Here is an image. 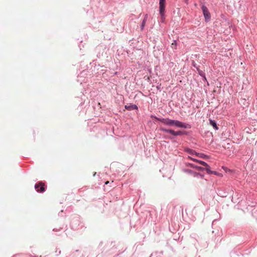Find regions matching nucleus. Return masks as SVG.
<instances>
[{
    "instance_id": "obj_1",
    "label": "nucleus",
    "mask_w": 257,
    "mask_h": 257,
    "mask_svg": "<svg viewBox=\"0 0 257 257\" xmlns=\"http://www.w3.org/2000/svg\"><path fill=\"white\" fill-rule=\"evenodd\" d=\"M156 119L159 120L163 123L168 126H175L178 127L190 128L191 126L188 123H183L177 120L171 119L168 118H158L156 117Z\"/></svg>"
},
{
    "instance_id": "obj_13",
    "label": "nucleus",
    "mask_w": 257,
    "mask_h": 257,
    "mask_svg": "<svg viewBox=\"0 0 257 257\" xmlns=\"http://www.w3.org/2000/svg\"><path fill=\"white\" fill-rule=\"evenodd\" d=\"M196 156L203 158V159H205L207 157V156L205 155H204L203 154L198 153H197Z\"/></svg>"
},
{
    "instance_id": "obj_3",
    "label": "nucleus",
    "mask_w": 257,
    "mask_h": 257,
    "mask_svg": "<svg viewBox=\"0 0 257 257\" xmlns=\"http://www.w3.org/2000/svg\"><path fill=\"white\" fill-rule=\"evenodd\" d=\"M44 183L42 182H39L35 185V188L37 190V192L43 193L45 191L44 187Z\"/></svg>"
},
{
    "instance_id": "obj_20",
    "label": "nucleus",
    "mask_w": 257,
    "mask_h": 257,
    "mask_svg": "<svg viewBox=\"0 0 257 257\" xmlns=\"http://www.w3.org/2000/svg\"><path fill=\"white\" fill-rule=\"evenodd\" d=\"M199 71V73L200 75H202V74H201V72L200 71Z\"/></svg>"
},
{
    "instance_id": "obj_7",
    "label": "nucleus",
    "mask_w": 257,
    "mask_h": 257,
    "mask_svg": "<svg viewBox=\"0 0 257 257\" xmlns=\"http://www.w3.org/2000/svg\"><path fill=\"white\" fill-rule=\"evenodd\" d=\"M184 151L187 152V153H188L189 154L191 155H195L196 156V154H197V152L193 150H192L191 149H189V148H185L184 149Z\"/></svg>"
},
{
    "instance_id": "obj_17",
    "label": "nucleus",
    "mask_w": 257,
    "mask_h": 257,
    "mask_svg": "<svg viewBox=\"0 0 257 257\" xmlns=\"http://www.w3.org/2000/svg\"><path fill=\"white\" fill-rule=\"evenodd\" d=\"M199 161H200V160H197L196 159L195 160H194V162H197L198 163H199Z\"/></svg>"
},
{
    "instance_id": "obj_14",
    "label": "nucleus",
    "mask_w": 257,
    "mask_h": 257,
    "mask_svg": "<svg viewBox=\"0 0 257 257\" xmlns=\"http://www.w3.org/2000/svg\"><path fill=\"white\" fill-rule=\"evenodd\" d=\"M199 164L205 166V167H208V164L205 163V162L204 161H200L199 162Z\"/></svg>"
},
{
    "instance_id": "obj_9",
    "label": "nucleus",
    "mask_w": 257,
    "mask_h": 257,
    "mask_svg": "<svg viewBox=\"0 0 257 257\" xmlns=\"http://www.w3.org/2000/svg\"><path fill=\"white\" fill-rule=\"evenodd\" d=\"M210 124L212 125L215 130H217L218 127L216 122L212 119H209Z\"/></svg>"
},
{
    "instance_id": "obj_5",
    "label": "nucleus",
    "mask_w": 257,
    "mask_h": 257,
    "mask_svg": "<svg viewBox=\"0 0 257 257\" xmlns=\"http://www.w3.org/2000/svg\"><path fill=\"white\" fill-rule=\"evenodd\" d=\"M166 0H160L159 6L160 7V11L162 14L163 13L164 8H165Z\"/></svg>"
},
{
    "instance_id": "obj_4",
    "label": "nucleus",
    "mask_w": 257,
    "mask_h": 257,
    "mask_svg": "<svg viewBox=\"0 0 257 257\" xmlns=\"http://www.w3.org/2000/svg\"><path fill=\"white\" fill-rule=\"evenodd\" d=\"M201 8L205 20L206 21L209 20L210 18V14L206 6L203 5Z\"/></svg>"
},
{
    "instance_id": "obj_15",
    "label": "nucleus",
    "mask_w": 257,
    "mask_h": 257,
    "mask_svg": "<svg viewBox=\"0 0 257 257\" xmlns=\"http://www.w3.org/2000/svg\"><path fill=\"white\" fill-rule=\"evenodd\" d=\"M210 167L208 166V167H206V168H205V170H206V171L209 173V174H211V173H213V172H212L211 170H210Z\"/></svg>"
},
{
    "instance_id": "obj_2",
    "label": "nucleus",
    "mask_w": 257,
    "mask_h": 257,
    "mask_svg": "<svg viewBox=\"0 0 257 257\" xmlns=\"http://www.w3.org/2000/svg\"><path fill=\"white\" fill-rule=\"evenodd\" d=\"M160 130L162 132H163L164 133H169L174 136H181L184 134V133L182 131H177L175 132L173 130L171 129H167L164 127H160Z\"/></svg>"
},
{
    "instance_id": "obj_12",
    "label": "nucleus",
    "mask_w": 257,
    "mask_h": 257,
    "mask_svg": "<svg viewBox=\"0 0 257 257\" xmlns=\"http://www.w3.org/2000/svg\"><path fill=\"white\" fill-rule=\"evenodd\" d=\"M177 42L176 41L174 40L173 42L171 44V47L172 49H177Z\"/></svg>"
},
{
    "instance_id": "obj_16",
    "label": "nucleus",
    "mask_w": 257,
    "mask_h": 257,
    "mask_svg": "<svg viewBox=\"0 0 257 257\" xmlns=\"http://www.w3.org/2000/svg\"><path fill=\"white\" fill-rule=\"evenodd\" d=\"M188 159H190V160H192L193 161H194V160H195V158H192V157H190V156H188Z\"/></svg>"
},
{
    "instance_id": "obj_10",
    "label": "nucleus",
    "mask_w": 257,
    "mask_h": 257,
    "mask_svg": "<svg viewBox=\"0 0 257 257\" xmlns=\"http://www.w3.org/2000/svg\"><path fill=\"white\" fill-rule=\"evenodd\" d=\"M189 166L191 168H195V169H196L198 170H203V168L202 167L194 165H193L192 164H190Z\"/></svg>"
},
{
    "instance_id": "obj_19",
    "label": "nucleus",
    "mask_w": 257,
    "mask_h": 257,
    "mask_svg": "<svg viewBox=\"0 0 257 257\" xmlns=\"http://www.w3.org/2000/svg\"><path fill=\"white\" fill-rule=\"evenodd\" d=\"M198 175H199V174H198V173H196V174H195V176H198Z\"/></svg>"
},
{
    "instance_id": "obj_8",
    "label": "nucleus",
    "mask_w": 257,
    "mask_h": 257,
    "mask_svg": "<svg viewBox=\"0 0 257 257\" xmlns=\"http://www.w3.org/2000/svg\"><path fill=\"white\" fill-rule=\"evenodd\" d=\"M148 15L146 14L145 15V17H144V19L142 23V25H141V30H143L145 27V24H146V22L147 20V19H148Z\"/></svg>"
},
{
    "instance_id": "obj_18",
    "label": "nucleus",
    "mask_w": 257,
    "mask_h": 257,
    "mask_svg": "<svg viewBox=\"0 0 257 257\" xmlns=\"http://www.w3.org/2000/svg\"><path fill=\"white\" fill-rule=\"evenodd\" d=\"M109 183V181H106L105 183V185H107V184H108V183Z\"/></svg>"
},
{
    "instance_id": "obj_11",
    "label": "nucleus",
    "mask_w": 257,
    "mask_h": 257,
    "mask_svg": "<svg viewBox=\"0 0 257 257\" xmlns=\"http://www.w3.org/2000/svg\"><path fill=\"white\" fill-rule=\"evenodd\" d=\"M159 11H160V14L161 16V20H162V22H164V20H165V8H164V10L163 11V13L162 14L161 13V11H160V7H159Z\"/></svg>"
},
{
    "instance_id": "obj_6",
    "label": "nucleus",
    "mask_w": 257,
    "mask_h": 257,
    "mask_svg": "<svg viewBox=\"0 0 257 257\" xmlns=\"http://www.w3.org/2000/svg\"><path fill=\"white\" fill-rule=\"evenodd\" d=\"M125 108L128 110L138 109L137 106L135 104L125 105Z\"/></svg>"
}]
</instances>
